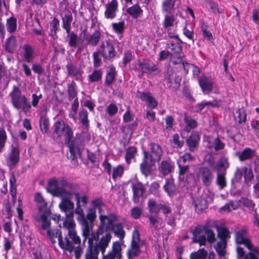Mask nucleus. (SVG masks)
Instances as JSON below:
<instances>
[{
    "instance_id": "nucleus-46",
    "label": "nucleus",
    "mask_w": 259,
    "mask_h": 259,
    "mask_svg": "<svg viewBox=\"0 0 259 259\" xmlns=\"http://www.w3.org/2000/svg\"><path fill=\"white\" fill-rule=\"evenodd\" d=\"M137 150L135 147H130L126 151L125 159L126 163L129 164L131 162L132 159L135 158Z\"/></svg>"
},
{
    "instance_id": "nucleus-15",
    "label": "nucleus",
    "mask_w": 259,
    "mask_h": 259,
    "mask_svg": "<svg viewBox=\"0 0 259 259\" xmlns=\"http://www.w3.org/2000/svg\"><path fill=\"white\" fill-rule=\"evenodd\" d=\"M198 82L204 94H207L213 91L214 82L211 78L202 75L198 78Z\"/></svg>"
},
{
    "instance_id": "nucleus-35",
    "label": "nucleus",
    "mask_w": 259,
    "mask_h": 259,
    "mask_svg": "<svg viewBox=\"0 0 259 259\" xmlns=\"http://www.w3.org/2000/svg\"><path fill=\"white\" fill-rule=\"evenodd\" d=\"M22 49L24 50L25 60L28 63L31 62L34 58V49L32 47L28 44H25Z\"/></svg>"
},
{
    "instance_id": "nucleus-7",
    "label": "nucleus",
    "mask_w": 259,
    "mask_h": 259,
    "mask_svg": "<svg viewBox=\"0 0 259 259\" xmlns=\"http://www.w3.org/2000/svg\"><path fill=\"white\" fill-rule=\"evenodd\" d=\"M149 152L144 150L143 151L144 155L145 157H148L155 161H159L161 158L163 154V151L161 147L158 144L152 142L149 145Z\"/></svg>"
},
{
    "instance_id": "nucleus-34",
    "label": "nucleus",
    "mask_w": 259,
    "mask_h": 259,
    "mask_svg": "<svg viewBox=\"0 0 259 259\" xmlns=\"http://www.w3.org/2000/svg\"><path fill=\"white\" fill-rule=\"evenodd\" d=\"M239 159L242 161L249 160L255 156V151L249 148L244 149L241 153H238Z\"/></svg>"
},
{
    "instance_id": "nucleus-38",
    "label": "nucleus",
    "mask_w": 259,
    "mask_h": 259,
    "mask_svg": "<svg viewBox=\"0 0 259 259\" xmlns=\"http://www.w3.org/2000/svg\"><path fill=\"white\" fill-rule=\"evenodd\" d=\"M92 230L90 232V234L87 237L86 239H88V246H90L91 247H95V244H94V241H96V242H99L100 241V240H99V235H101L103 233H99V228L98 229V232H93ZM83 245L84 244V243H83Z\"/></svg>"
},
{
    "instance_id": "nucleus-56",
    "label": "nucleus",
    "mask_w": 259,
    "mask_h": 259,
    "mask_svg": "<svg viewBox=\"0 0 259 259\" xmlns=\"http://www.w3.org/2000/svg\"><path fill=\"white\" fill-rule=\"evenodd\" d=\"M227 242L225 241H219L215 246V249L221 256H223L225 254V248L226 247Z\"/></svg>"
},
{
    "instance_id": "nucleus-43",
    "label": "nucleus",
    "mask_w": 259,
    "mask_h": 259,
    "mask_svg": "<svg viewBox=\"0 0 259 259\" xmlns=\"http://www.w3.org/2000/svg\"><path fill=\"white\" fill-rule=\"evenodd\" d=\"M229 163L228 159L226 157L221 158L215 166V170L218 172L219 171H226V169L229 167Z\"/></svg>"
},
{
    "instance_id": "nucleus-64",
    "label": "nucleus",
    "mask_w": 259,
    "mask_h": 259,
    "mask_svg": "<svg viewBox=\"0 0 259 259\" xmlns=\"http://www.w3.org/2000/svg\"><path fill=\"white\" fill-rule=\"evenodd\" d=\"M244 259H259V249H254L252 252L247 253L244 257Z\"/></svg>"
},
{
    "instance_id": "nucleus-2",
    "label": "nucleus",
    "mask_w": 259,
    "mask_h": 259,
    "mask_svg": "<svg viewBox=\"0 0 259 259\" xmlns=\"http://www.w3.org/2000/svg\"><path fill=\"white\" fill-rule=\"evenodd\" d=\"M76 200V208L74 210L75 214L76 215V220L81 226L82 235L84 237L83 243L87 237L90 234L94 225V222L97 217L96 210L94 208H89L86 215L81 208V203L82 205H85L88 203L89 197L87 195L80 196L79 192L77 197H75Z\"/></svg>"
},
{
    "instance_id": "nucleus-49",
    "label": "nucleus",
    "mask_w": 259,
    "mask_h": 259,
    "mask_svg": "<svg viewBox=\"0 0 259 259\" xmlns=\"http://www.w3.org/2000/svg\"><path fill=\"white\" fill-rule=\"evenodd\" d=\"M174 77L173 69L171 67L167 68L166 72L164 74V80L166 81V86L168 88L172 87V79Z\"/></svg>"
},
{
    "instance_id": "nucleus-41",
    "label": "nucleus",
    "mask_w": 259,
    "mask_h": 259,
    "mask_svg": "<svg viewBox=\"0 0 259 259\" xmlns=\"http://www.w3.org/2000/svg\"><path fill=\"white\" fill-rule=\"evenodd\" d=\"M76 85L74 81L68 84L67 93L68 95V100L71 101L73 99L77 98V92L76 91Z\"/></svg>"
},
{
    "instance_id": "nucleus-1",
    "label": "nucleus",
    "mask_w": 259,
    "mask_h": 259,
    "mask_svg": "<svg viewBox=\"0 0 259 259\" xmlns=\"http://www.w3.org/2000/svg\"><path fill=\"white\" fill-rule=\"evenodd\" d=\"M53 134L56 135L58 137L64 135L65 143L69 145L70 154L67 157L71 160L74 165L78 164L77 158L80 157L81 150L83 148L80 142L77 140L70 141L73 136V131L68 125H66L63 120H58L53 125Z\"/></svg>"
},
{
    "instance_id": "nucleus-57",
    "label": "nucleus",
    "mask_w": 259,
    "mask_h": 259,
    "mask_svg": "<svg viewBox=\"0 0 259 259\" xmlns=\"http://www.w3.org/2000/svg\"><path fill=\"white\" fill-rule=\"evenodd\" d=\"M184 120L186 123L185 130L189 132L191 129L194 127V120L189 116L187 114H185Z\"/></svg>"
},
{
    "instance_id": "nucleus-31",
    "label": "nucleus",
    "mask_w": 259,
    "mask_h": 259,
    "mask_svg": "<svg viewBox=\"0 0 259 259\" xmlns=\"http://www.w3.org/2000/svg\"><path fill=\"white\" fill-rule=\"evenodd\" d=\"M17 46L16 38L12 35L7 39L4 48L6 51L12 53L16 50Z\"/></svg>"
},
{
    "instance_id": "nucleus-19",
    "label": "nucleus",
    "mask_w": 259,
    "mask_h": 259,
    "mask_svg": "<svg viewBox=\"0 0 259 259\" xmlns=\"http://www.w3.org/2000/svg\"><path fill=\"white\" fill-rule=\"evenodd\" d=\"M246 231L245 230H241L236 232V242L237 244H244L248 249H252V244L248 239L245 237Z\"/></svg>"
},
{
    "instance_id": "nucleus-18",
    "label": "nucleus",
    "mask_w": 259,
    "mask_h": 259,
    "mask_svg": "<svg viewBox=\"0 0 259 259\" xmlns=\"http://www.w3.org/2000/svg\"><path fill=\"white\" fill-rule=\"evenodd\" d=\"M132 189L133 191V202L137 204L140 201V198L143 197L146 191V189L144 185L141 182H138L132 184Z\"/></svg>"
},
{
    "instance_id": "nucleus-5",
    "label": "nucleus",
    "mask_w": 259,
    "mask_h": 259,
    "mask_svg": "<svg viewBox=\"0 0 259 259\" xmlns=\"http://www.w3.org/2000/svg\"><path fill=\"white\" fill-rule=\"evenodd\" d=\"M47 236L53 244L56 242V238H58L59 245L62 249L67 250L70 253L72 252L73 249L72 243L67 236L63 238L59 229H48Z\"/></svg>"
},
{
    "instance_id": "nucleus-51",
    "label": "nucleus",
    "mask_w": 259,
    "mask_h": 259,
    "mask_svg": "<svg viewBox=\"0 0 259 259\" xmlns=\"http://www.w3.org/2000/svg\"><path fill=\"white\" fill-rule=\"evenodd\" d=\"M39 126L40 131L43 134L47 133L49 126V120L46 115H41L40 116Z\"/></svg>"
},
{
    "instance_id": "nucleus-10",
    "label": "nucleus",
    "mask_w": 259,
    "mask_h": 259,
    "mask_svg": "<svg viewBox=\"0 0 259 259\" xmlns=\"http://www.w3.org/2000/svg\"><path fill=\"white\" fill-rule=\"evenodd\" d=\"M104 59L110 60L116 55V51L113 45L109 41L103 42L98 50Z\"/></svg>"
},
{
    "instance_id": "nucleus-61",
    "label": "nucleus",
    "mask_w": 259,
    "mask_h": 259,
    "mask_svg": "<svg viewBox=\"0 0 259 259\" xmlns=\"http://www.w3.org/2000/svg\"><path fill=\"white\" fill-rule=\"evenodd\" d=\"M7 139V134L4 127L0 128V152L4 147Z\"/></svg>"
},
{
    "instance_id": "nucleus-12",
    "label": "nucleus",
    "mask_w": 259,
    "mask_h": 259,
    "mask_svg": "<svg viewBox=\"0 0 259 259\" xmlns=\"http://www.w3.org/2000/svg\"><path fill=\"white\" fill-rule=\"evenodd\" d=\"M179 179L187 184H193L194 175L190 172L188 165L181 166L179 164Z\"/></svg>"
},
{
    "instance_id": "nucleus-4",
    "label": "nucleus",
    "mask_w": 259,
    "mask_h": 259,
    "mask_svg": "<svg viewBox=\"0 0 259 259\" xmlns=\"http://www.w3.org/2000/svg\"><path fill=\"white\" fill-rule=\"evenodd\" d=\"M10 96L12 103L17 109H22L23 111L26 113L30 111L31 105L28 103L27 98L22 95V92L17 86H14L12 92Z\"/></svg>"
},
{
    "instance_id": "nucleus-6",
    "label": "nucleus",
    "mask_w": 259,
    "mask_h": 259,
    "mask_svg": "<svg viewBox=\"0 0 259 259\" xmlns=\"http://www.w3.org/2000/svg\"><path fill=\"white\" fill-rule=\"evenodd\" d=\"M59 185L61 186L59 197L72 198L77 197L80 189L79 185L68 181L64 178L59 179Z\"/></svg>"
},
{
    "instance_id": "nucleus-47",
    "label": "nucleus",
    "mask_w": 259,
    "mask_h": 259,
    "mask_svg": "<svg viewBox=\"0 0 259 259\" xmlns=\"http://www.w3.org/2000/svg\"><path fill=\"white\" fill-rule=\"evenodd\" d=\"M7 29L9 32L13 33L17 29V19L11 17L7 20Z\"/></svg>"
},
{
    "instance_id": "nucleus-8",
    "label": "nucleus",
    "mask_w": 259,
    "mask_h": 259,
    "mask_svg": "<svg viewBox=\"0 0 259 259\" xmlns=\"http://www.w3.org/2000/svg\"><path fill=\"white\" fill-rule=\"evenodd\" d=\"M132 238L131 248L127 251V256L128 259H132L135 257L139 256L141 252L139 245L140 234L137 229H135L134 230Z\"/></svg>"
},
{
    "instance_id": "nucleus-54",
    "label": "nucleus",
    "mask_w": 259,
    "mask_h": 259,
    "mask_svg": "<svg viewBox=\"0 0 259 259\" xmlns=\"http://www.w3.org/2000/svg\"><path fill=\"white\" fill-rule=\"evenodd\" d=\"M217 231L218 237L221 239V241H226V239L230 238L229 231L227 228L217 227Z\"/></svg>"
},
{
    "instance_id": "nucleus-44",
    "label": "nucleus",
    "mask_w": 259,
    "mask_h": 259,
    "mask_svg": "<svg viewBox=\"0 0 259 259\" xmlns=\"http://www.w3.org/2000/svg\"><path fill=\"white\" fill-rule=\"evenodd\" d=\"M201 230L200 226L195 227V243H198L200 246L205 245L207 241L205 235H197V233H200Z\"/></svg>"
},
{
    "instance_id": "nucleus-21",
    "label": "nucleus",
    "mask_w": 259,
    "mask_h": 259,
    "mask_svg": "<svg viewBox=\"0 0 259 259\" xmlns=\"http://www.w3.org/2000/svg\"><path fill=\"white\" fill-rule=\"evenodd\" d=\"M61 198L62 200L59 205V208L61 211L65 212L66 214L71 212L74 214V210H73L74 204L72 201H71V198L65 197Z\"/></svg>"
},
{
    "instance_id": "nucleus-39",
    "label": "nucleus",
    "mask_w": 259,
    "mask_h": 259,
    "mask_svg": "<svg viewBox=\"0 0 259 259\" xmlns=\"http://www.w3.org/2000/svg\"><path fill=\"white\" fill-rule=\"evenodd\" d=\"M226 175V172L224 171L217 172L216 183L221 190L223 189L227 186Z\"/></svg>"
},
{
    "instance_id": "nucleus-60",
    "label": "nucleus",
    "mask_w": 259,
    "mask_h": 259,
    "mask_svg": "<svg viewBox=\"0 0 259 259\" xmlns=\"http://www.w3.org/2000/svg\"><path fill=\"white\" fill-rule=\"evenodd\" d=\"M148 219L150 221L149 226L151 228L154 229H158L157 223L159 222V217L157 214L150 215L148 216Z\"/></svg>"
},
{
    "instance_id": "nucleus-27",
    "label": "nucleus",
    "mask_w": 259,
    "mask_h": 259,
    "mask_svg": "<svg viewBox=\"0 0 259 259\" xmlns=\"http://www.w3.org/2000/svg\"><path fill=\"white\" fill-rule=\"evenodd\" d=\"M236 177H238L239 179H241L242 176H244L245 180L250 181L253 178V174L252 170L250 168L245 166L243 167L241 169L237 168L235 172Z\"/></svg>"
},
{
    "instance_id": "nucleus-58",
    "label": "nucleus",
    "mask_w": 259,
    "mask_h": 259,
    "mask_svg": "<svg viewBox=\"0 0 259 259\" xmlns=\"http://www.w3.org/2000/svg\"><path fill=\"white\" fill-rule=\"evenodd\" d=\"M68 38V45L71 48H76L78 41V37L77 34L72 31V34L67 37Z\"/></svg>"
},
{
    "instance_id": "nucleus-24",
    "label": "nucleus",
    "mask_w": 259,
    "mask_h": 259,
    "mask_svg": "<svg viewBox=\"0 0 259 259\" xmlns=\"http://www.w3.org/2000/svg\"><path fill=\"white\" fill-rule=\"evenodd\" d=\"M59 185V179H51L48 181V191L54 196L59 197L61 186H58Z\"/></svg>"
},
{
    "instance_id": "nucleus-33",
    "label": "nucleus",
    "mask_w": 259,
    "mask_h": 259,
    "mask_svg": "<svg viewBox=\"0 0 259 259\" xmlns=\"http://www.w3.org/2000/svg\"><path fill=\"white\" fill-rule=\"evenodd\" d=\"M108 230H111L120 240L123 239L125 236V231L123 230V227L121 223L115 224L108 228Z\"/></svg>"
},
{
    "instance_id": "nucleus-50",
    "label": "nucleus",
    "mask_w": 259,
    "mask_h": 259,
    "mask_svg": "<svg viewBox=\"0 0 259 259\" xmlns=\"http://www.w3.org/2000/svg\"><path fill=\"white\" fill-rule=\"evenodd\" d=\"M103 72L101 69L94 70L89 75V80L91 82H97L102 79Z\"/></svg>"
},
{
    "instance_id": "nucleus-16",
    "label": "nucleus",
    "mask_w": 259,
    "mask_h": 259,
    "mask_svg": "<svg viewBox=\"0 0 259 259\" xmlns=\"http://www.w3.org/2000/svg\"><path fill=\"white\" fill-rule=\"evenodd\" d=\"M137 96L142 101H145L151 109H154L158 105V102L149 92H138Z\"/></svg>"
},
{
    "instance_id": "nucleus-26",
    "label": "nucleus",
    "mask_w": 259,
    "mask_h": 259,
    "mask_svg": "<svg viewBox=\"0 0 259 259\" xmlns=\"http://www.w3.org/2000/svg\"><path fill=\"white\" fill-rule=\"evenodd\" d=\"M174 168V165L170 159L162 160L158 167L159 171L163 175L166 176L170 173Z\"/></svg>"
},
{
    "instance_id": "nucleus-30",
    "label": "nucleus",
    "mask_w": 259,
    "mask_h": 259,
    "mask_svg": "<svg viewBox=\"0 0 259 259\" xmlns=\"http://www.w3.org/2000/svg\"><path fill=\"white\" fill-rule=\"evenodd\" d=\"M101 37V33L99 30H96L89 37L85 38L88 45L92 47L97 46Z\"/></svg>"
},
{
    "instance_id": "nucleus-28",
    "label": "nucleus",
    "mask_w": 259,
    "mask_h": 259,
    "mask_svg": "<svg viewBox=\"0 0 259 259\" xmlns=\"http://www.w3.org/2000/svg\"><path fill=\"white\" fill-rule=\"evenodd\" d=\"M74 213L72 212L66 213L67 219L65 220L63 224V228L68 231V233L70 231H75V224L73 220Z\"/></svg>"
},
{
    "instance_id": "nucleus-14",
    "label": "nucleus",
    "mask_w": 259,
    "mask_h": 259,
    "mask_svg": "<svg viewBox=\"0 0 259 259\" xmlns=\"http://www.w3.org/2000/svg\"><path fill=\"white\" fill-rule=\"evenodd\" d=\"M66 68L68 76L74 77L76 80H82L83 71L76 64L70 61L66 65Z\"/></svg>"
},
{
    "instance_id": "nucleus-13",
    "label": "nucleus",
    "mask_w": 259,
    "mask_h": 259,
    "mask_svg": "<svg viewBox=\"0 0 259 259\" xmlns=\"http://www.w3.org/2000/svg\"><path fill=\"white\" fill-rule=\"evenodd\" d=\"M155 162L151 159L145 157L144 155L143 161L140 164V170L142 174L146 177L152 174L154 169L153 167L155 166Z\"/></svg>"
},
{
    "instance_id": "nucleus-48",
    "label": "nucleus",
    "mask_w": 259,
    "mask_h": 259,
    "mask_svg": "<svg viewBox=\"0 0 259 259\" xmlns=\"http://www.w3.org/2000/svg\"><path fill=\"white\" fill-rule=\"evenodd\" d=\"M79 119L84 128H87L89 126L88 119V113L85 109H82L79 113Z\"/></svg>"
},
{
    "instance_id": "nucleus-11",
    "label": "nucleus",
    "mask_w": 259,
    "mask_h": 259,
    "mask_svg": "<svg viewBox=\"0 0 259 259\" xmlns=\"http://www.w3.org/2000/svg\"><path fill=\"white\" fill-rule=\"evenodd\" d=\"M135 69L138 71L142 72V73H151L157 71L158 68L156 65L154 64L151 61L143 60L135 65Z\"/></svg>"
},
{
    "instance_id": "nucleus-55",
    "label": "nucleus",
    "mask_w": 259,
    "mask_h": 259,
    "mask_svg": "<svg viewBox=\"0 0 259 259\" xmlns=\"http://www.w3.org/2000/svg\"><path fill=\"white\" fill-rule=\"evenodd\" d=\"M168 48L170 49L175 55H179L182 51V47L179 42L170 43L167 44Z\"/></svg>"
},
{
    "instance_id": "nucleus-59",
    "label": "nucleus",
    "mask_w": 259,
    "mask_h": 259,
    "mask_svg": "<svg viewBox=\"0 0 259 259\" xmlns=\"http://www.w3.org/2000/svg\"><path fill=\"white\" fill-rule=\"evenodd\" d=\"M124 172V167L121 165H118L113 169L112 178L116 180L117 178L120 177Z\"/></svg>"
},
{
    "instance_id": "nucleus-20",
    "label": "nucleus",
    "mask_w": 259,
    "mask_h": 259,
    "mask_svg": "<svg viewBox=\"0 0 259 259\" xmlns=\"http://www.w3.org/2000/svg\"><path fill=\"white\" fill-rule=\"evenodd\" d=\"M51 213V209H47L40 215L41 224L39 230L42 235L45 234V230L50 229V221L49 218L50 217Z\"/></svg>"
},
{
    "instance_id": "nucleus-23",
    "label": "nucleus",
    "mask_w": 259,
    "mask_h": 259,
    "mask_svg": "<svg viewBox=\"0 0 259 259\" xmlns=\"http://www.w3.org/2000/svg\"><path fill=\"white\" fill-rule=\"evenodd\" d=\"M199 177L205 185L209 186L211 183L213 175L208 168L206 167L201 168L199 170Z\"/></svg>"
},
{
    "instance_id": "nucleus-29",
    "label": "nucleus",
    "mask_w": 259,
    "mask_h": 259,
    "mask_svg": "<svg viewBox=\"0 0 259 259\" xmlns=\"http://www.w3.org/2000/svg\"><path fill=\"white\" fill-rule=\"evenodd\" d=\"M19 161V150L18 147H13L10 154L8 165L10 167L15 166Z\"/></svg>"
},
{
    "instance_id": "nucleus-36",
    "label": "nucleus",
    "mask_w": 259,
    "mask_h": 259,
    "mask_svg": "<svg viewBox=\"0 0 259 259\" xmlns=\"http://www.w3.org/2000/svg\"><path fill=\"white\" fill-rule=\"evenodd\" d=\"M161 203H159L154 199H149L148 200L147 206L149 213L158 214L160 212V207Z\"/></svg>"
},
{
    "instance_id": "nucleus-52",
    "label": "nucleus",
    "mask_w": 259,
    "mask_h": 259,
    "mask_svg": "<svg viewBox=\"0 0 259 259\" xmlns=\"http://www.w3.org/2000/svg\"><path fill=\"white\" fill-rule=\"evenodd\" d=\"M204 233L207 241L210 243H213L216 241L214 232L208 228L203 227Z\"/></svg>"
},
{
    "instance_id": "nucleus-37",
    "label": "nucleus",
    "mask_w": 259,
    "mask_h": 259,
    "mask_svg": "<svg viewBox=\"0 0 259 259\" xmlns=\"http://www.w3.org/2000/svg\"><path fill=\"white\" fill-rule=\"evenodd\" d=\"M163 188L169 196H173L175 194L177 189L174 180L172 179H166Z\"/></svg>"
},
{
    "instance_id": "nucleus-63",
    "label": "nucleus",
    "mask_w": 259,
    "mask_h": 259,
    "mask_svg": "<svg viewBox=\"0 0 259 259\" xmlns=\"http://www.w3.org/2000/svg\"><path fill=\"white\" fill-rule=\"evenodd\" d=\"M73 18L72 14L70 11L66 13L62 18L63 26H71V23L72 21Z\"/></svg>"
},
{
    "instance_id": "nucleus-25",
    "label": "nucleus",
    "mask_w": 259,
    "mask_h": 259,
    "mask_svg": "<svg viewBox=\"0 0 259 259\" xmlns=\"http://www.w3.org/2000/svg\"><path fill=\"white\" fill-rule=\"evenodd\" d=\"M170 62L174 65H178V67H176L180 71L184 70L186 73H187L188 72V69L187 67L188 66V64L186 63L185 64L181 56L179 55H175L174 54L171 55L170 56Z\"/></svg>"
},
{
    "instance_id": "nucleus-53",
    "label": "nucleus",
    "mask_w": 259,
    "mask_h": 259,
    "mask_svg": "<svg viewBox=\"0 0 259 259\" xmlns=\"http://www.w3.org/2000/svg\"><path fill=\"white\" fill-rule=\"evenodd\" d=\"M175 20L174 15H165L163 24L164 28L167 31L169 30L170 27L174 25Z\"/></svg>"
},
{
    "instance_id": "nucleus-40",
    "label": "nucleus",
    "mask_w": 259,
    "mask_h": 259,
    "mask_svg": "<svg viewBox=\"0 0 259 259\" xmlns=\"http://www.w3.org/2000/svg\"><path fill=\"white\" fill-rule=\"evenodd\" d=\"M142 10L138 4H136L126 10V12L134 19L137 18L142 14Z\"/></svg>"
},
{
    "instance_id": "nucleus-17",
    "label": "nucleus",
    "mask_w": 259,
    "mask_h": 259,
    "mask_svg": "<svg viewBox=\"0 0 259 259\" xmlns=\"http://www.w3.org/2000/svg\"><path fill=\"white\" fill-rule=\"evenodd\" d=\"M103 254L102 259H121V246L120 242L116 241L113 243L112 250L108 253L105 255Z\"/></svg>"
},
{
    "instance_id": "nucleus-45",
    "label": "nucleus",
    "mask_w": 259,
    "mask_h": 259,
    "mask_svg": "<svg viewBox=\"0 0 259 259\" xmlns=\"http://www.w3.org/2000/svg\"><path fill=\"white\" fill-rule=\"evenodd\" d=\"M176 1V0H164L162 4L163 11L170 13L175 9Z\"/></svg>"
},
{
    "instance_id": "nucleus-62",
    "label": "nucleus",
    "mask_w": 259,
    "mask_h": 259,
    "mask_svg": "<svg viewBox=\"0 0 259 259\" xmlns=\"http://www.w3.org/2000/svg\"><path fill=\"white\" fill-rule=\"evenodd\" d=\"M69 238L71 239L72 241L75 244L79 245L81 243V239L80 237L77 235L76 231H70L68 234Z\"/></svg>"
},
{
    "instance_id": "nucleus-3",
    "label": "nucleus",
    "mask_w": 259,
    "mask_h": 259,
    "mask_svg": "<svg viewBox=\"0 0 259 259\" xmlns=\"http://www.w3.org/2000/svg\"><path fill=\"white\" fill-rule=\"evenodd\" d=\"M111 237L110 233H106L99 242L95 243V247L88 246L84 255L85 259H98L99 251H101L102 254L105 253Z\"/></svg>"
},
{
    "instance_id": "nucleus-22",
    "label": "nucleus",
    "mask_w": 259,
    "mask_h": 259,
    "mask_svg": "<svg viewBox=\"0 0 259 259\" xmlns=\"http://www.w3.org/2000/svg\"><path fill=\"white\" fill-rule=\"evenodd\" d=\"M118 2L117 0H112L111 2L106 5L105 16L107 19H113L116 17V12L117 10Z\"/></svg>"
},
{
    "instance_id": "nucleus-9",
    "label": "nucleus",
    "mask_w": 259,
    "mask_h": 259,
    "mask_svg": "<svg viewBox=\"0 0 259 259\" xmlns=\"http://www.w3.org/2000/svg\"><path fill=\"white\" fill-rule=\"evenodd\" d=\"M99 219L101 225L99 227V233H103L108 230V228L114 225V223L117 221V217L114 213L108 215L100 214Z\"/></svg>"
},
{
    "instance_id": "nucleus-42",
    "label": "nucleus",
    "mask_w": 259,
    "mask_h": 259,
    "mask_svg": "<svg viewBox=\"0 0 259 259\" xmlns=\"http://www.w3.org/2000/svg\"><path fill=\"white\" fill-rule=\"evenodd\" d=\"M116 72L114 67L110 68L107 72L105 80V84L108 87H110L114 82L115 79Z\"/></svg>"
},
{
    "instance_id": "nucleus-32",
    "label": "nucleus",
    "mask_w": 259,
    "mask_h": 259,
    "mask_svg": "<svg viewBox=\"0 0 259 259\" xmlns=\"http://www.w3.org/2000/svg\"><path fill=\"white\" fill-rule=\"evenodd\" d=\"M34 199L37 203L39 211H45L47 209H50L48 207V203L45 201L40 193H36L35 195Z\"/></svg>"
}]
</instances>
